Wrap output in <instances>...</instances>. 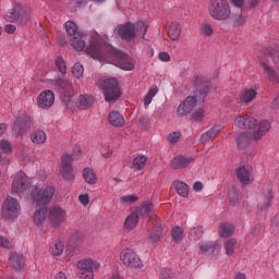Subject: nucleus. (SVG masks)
Masks as SVG:
<instances>
[{
  "mask_svg": "<svg viewBox=\"0 0 279 279\" xmlns=\"http://www.w3.org/2000/svg\"><path fill=\"white\" fill-rule=\"evenodd\" d=\"M87 56H90L94 60L100 62H108L114 64L123 71H132L134 69V62L130 60L125 54L114 50L111 45L101 41V37L96 35L89 46L85 49Z\"/></svg>",
  "mask_w": 279,
  "mask_h": 279,
  "instance_id": "nucleus-1",
  "label": "nucleus"
},
{
  "mask_svg": "<svg viewBox=\"0 0 279 279\" xmlns=\"http://www.w3.org/2000/svg\"><path fill=\"white\" fill-rule=\"evenodd\" d=\"M234 125L235 128H240V130H254L253 133L242 132L235 137L239 149H245L251 141H260L271 130V123L269 121L262 120L258 123V120L250 113L238 116L234 119Z\"/></svg>",
  "mask_w": 279,
  "mask_h": 279,
  "instance_id": "nucleus-2",
  "label": "nucleus"
},
{
  "mask_svg": "<svg viewBox=\"0 0 279 279\" xmlns=\"http://www.w3.org/2000/svg\"><path fill=\"white\" fill-rule=\"evenodd\" d=\"M147 32H149V23L145 21H138L136 23L124 22L118 26V34L120 38L128 43H132L135 38L145 40Z\"/></svg>",
  "mask_w": 279,
  "mask_h": 279,
  "instance_id": "nucleus-3",
  "label": "nucleus"
},
{
  "mask_svg": "<svg viewBox=\"0 0 279 279\" xmlns=\"http://www.w3.org/2000/svg\"><path fill=\"white\" fill-rule=\"evenodd\" d=\"M208 12L214 21H228L232 16L228 0H210Z\"/></svg>",
  "mask_w": 279,
  "mask_h": 279,
  "instance_id": "nucleus-4",
  "label": "nucleus"
},
{
  "mask_svg": "<svg viewBox=\"0 0 279 279\" xmlns=\"http://www.w3.org/2000/svg\"><path fill=\"white\" fill-rule=\"evenodd\" d=\"M120 260L122 265H124V267H126L128 269H133L134 271L143 269V267H145V264H143V259H141V256L130 247L121 251Z\"/></svg>",
  "mask_w": 279,
  "mask_h": 279,
  "instance_id": "nucleus-5",
  "label": "nucleus"
},
{
  "mask_svg": "<svg viewBox=\"0 0 279 279\" xmlns=\"http://www.w3.org/2000/svg\"><path fill=\"white\" fill-rule=\"evenodd\" d=\"M98 86L102 88L106 101H113V99L121 97V88H119L117 78H100Z\"/></svg>",
  "mask_w": 279,
  "mask_h": 279,
  "instance_id": "nucleus-6",
  "label": "nucleus"
},
{
  "mask_svg": "<svg viewBox=\"0 0 279 279\" xmlns=\"http://www.w3.org/2000/svg\"><path fill=\"white\" fill-rule=\"evenodd\" d=\"M56 194V189L53 186H46L45 189H38L37 186L32 187L31 197L32 201L37 204V206H47V204L51 203L53 199V195Z\"/></svg>",
  "mask_w": 279,
  "mask_h": 279,
  "instance_id": "nucleus-7",
  "label": "nucleus"
},
{
  "mask_svg": "<svg viewBox=\"0 0 279 279\" xmlns=\"http://www.w3.org/2000/svg\"><path fill=\"white\" fill-rule=\"evenodd\" d=\"M80 279H95V271L99 269V263L90 258L81 259L76 264Z\"/></svg>",
  "mask_w": 279,
  "mask_h": 279,
  "instance_id": "nucleus-8",
  "label": "nucleus"
},
{
  "mask_svg": "<svg viewBox=\"0 0 279 279\" xmlns=\"http://www.w3.org/2000/svg\"><path fill=\"white\" fill-rule=\"evenodd\" d=\"M20 213L21 203L14 197H8L2 205V218L7 221H14V219H19Z\"/></svg>",
  "mask_w": 279,
  "mask_h": 279,
  "instance_id": "nucleus-9",
  "label": "nucleus"
},
{
  "mask_svg": "<svg viewBox=\"0 0 279 279\" xmlns=\"http://www.w3.org/2000/svg\"><path fill=\"white\" fill-rule=\"evenodd\" d=\"M59 171L63 180L68 182L75 180V170L73 169V155L65 154L61 157Z\"/></svg>",
  "mask_w": 279,
  "mask_h": 279,
  "instance_id": "nucleus-10",
  "label": "nucleus"
},
{
  "mask_svg": "<svg viewBox=\"0 0 279 279\" xmlns=\"http://www.w3.org/2000/svg\"><path fill=\"white\" fill-rule=\"evenodd\" d=\"M28 14L20 3H14L10 9L4 13V19L9 23H16V21H25Z\"/></svg>",
  "mask_w": 279,
  "mask_h": 279,
  "instance_id": "nucleus-11",
  "label": "nucleus"
},
{
  "mask_svg": "<svg viewBox=\"0 0 279 279\" xmlns=\"http://www.w3.org/2000/svg\"><path fill=\"white\" fill-rule=\"evenodd\" d=\"M48 219L52 228H60L66 221V211L60 206H52L49 208Z\"/></svg>",
  "mask_w": 279,
  "mask_h": 279,
  "instance_id": "nucleus-12",
  "label": "nucleus"
},
{
  "mask_svg": "<svg viewBox=\"0 0 279 279\" xmlns=\"http://www.w3.org/2000/svg\"><path fill=\"white\" fill-rule=\"evenodd\" d=\"M36 104L41 110H50L56 104V94L51 89H45L37 96Z\"/></svg>",
  "mask_w": 279,
  "mask_h": 279,
  "instance_id": "nucleus-13",
  "label": "nucleus"
},
{
  "mask_svg": "<svg viewBox=\"0 0 279 279\" xmlns=\"http://www.w3.org/2000/svg\"><path fill=\"white\" fill-rule=\"evenodd\" d=\"M235 175L241 184L247 186L254 182V168L250 165L241 166L235 170Z\"/></svg>",
  "mask_w": 279,
  "mask_h": 279,
  "instance_id": "nucleus-14",
  "label": "nucleus"
},
{
  "mask_svg": "<svg viewBox=\"0 0 279 279\" xmlns=\"http://www.w3.org/2000/svg\"><path fill=\"white\" fill-rule=\"evenodd\" d=\"M29 189V179L27 174L24 172H17L12 182V191L14 193H23V191H27Z\"/></svg>",
  "mask_w": 279,
  "mask_h": 279,
  "instance_id": "nucleus-15",
  "label": "nucleus"
},
{
  "mask_svg": "<svg viewBox=\"0 0 279 279\" xmlns=\"http://www.w3.org/2000/svg\"><path fill=\"white\" fill-rule=\"evenodd\" d=\"M258 93L254 88H244L242 89L239 95L235 97V101L238 104H244L247 106V104H252L254 99H256Z\"/></svg>",
  "mask_w": 279,
  "mask_h": 279,
  "instance_id": "nucleus-16",
  "label": "nucleus"
},
{
  "mask_svg": "<svg viewBox=\"0 0 279 279\" xmlns=\"http://www.w3.org/2000/svg\"><path fill=\"white\" fill-rule=\"evenodd\" d=\"M197 106V96H189L183 104L178 107L179 117H186L193 108Z\"/></svg>",
  "mask_w": 279,
  "mask_h": 279,
  "instance_id": "nucleus-17",
  "label": "nucleus"
},
{
  "mask_svg": "<svg viewBox=\"0 0 279 279\" xmlns=\"http://www.w3.org/2000/svg\"><path fill=\"white\" fill-rule=\"evenodd\" d=\"M9 265L15 270V271H24L26 264H25V256L19 254V253H11L9 255Z\"/></svg>",
  "mask_w": 279,
  "mask_h": 279,
  "instance_id": "nucleus-18",
  "label": "nucleus"
},
{
  "mask_svg": "<svg viewBox=\"0 0 279 279\" xmlns=\"http://www.w3.org/2000/svg\"><path fill=\"white\" fill-rule=\"evenodd\" d=\"M137 217L141 219L142 218H150L154 219L156 215H154V204L151 202H145L141 206L136 208L134 211Z\"/></svg>",
  "mask_w": 279,
  "mask_h": 279,
  "instance_id": "nucleus-19",
  "label": "nucleus"
},
{
  "mask_svg": "<svg viewBox=\"0 0 279 279\" xmlns=\"http://www.w3.org/2000/svg\"><path fill=\"white\" fill-rule=\"evenodd\" d=\"M192 157H184L182 155H179L174 157L171 161V169L178 170V169H186L191 162H193Z\"/></svg>",
  "mask_w": 279,
  "mask_h": 279,
  "instance_id": "nucleus-20",
  "label": "nucleus"
},
{
  "mask_svg": "<svg viewBox=\"0 0 279 279\" xmlns=\"http://www.w3.org/2000/svg\"><path fill=\"white\" fill-rule=\"evenodd\" d=\"M274 194L271 191L267 192L266 195L260 196L259 203L257 204V213H267V209L271 206Z\"/></svg>",
  "mask_w": 279,
  "mask_h": 279,
  "instance_id": "nucleus-21",
  "label": "nucleus"
},
{
  "mask_svg": "<svg viewBox=\"0 0 279 279\" xmlns=\"http://www.w3.org/2000/svg\"><path fill=\"white\" fill-rule=\"evenodd\" d=\"M108 121L112 128H123L125 125V118L119 111H111L108 114Z\"/></svg>",
  "mask_w": 279,
  "mask_h": 279,
  "instance_id": "nucleus-22",
  "label": "nucleus"
},
{
  "mask_svg": "<svg viewBox=\"0 0 279 279\" xmlns=\"http://www.w3.org/2000/svg\"><path fill=\"white\" fill-rule=\"evenodd\" d=\"M60 93L63 94V101H71V96L73 95V85L65 80L59 82Z\"/></svg>",
  "mask_w": 279,
  "mask_h": 279,
  "instance_id": "nucleus-23",
  "label": "nucleus"
},
{
  "mask_svg": "<svg viewBox=\"0 0 279 279\" xmlns=\"http://www.w3.org/2000/svg\"><path fill=\"white\" fill-rule=\"evenodd\" d=\"M86 40H88L87 35H76L74 36L70 44L75 49V51H84V48L86 47Z\"/></svg>",
  "mask_w": 279,
  "mask_h": 279,
  "instance_id": "nucleus-24",
  "label": "nucleus"
},
{
  "mask_svg": "<svg viewBox=\"0 0 279 279\" xmlns=\"http://www.w3.org/2000/svg\"><path fill=\"white\" fill-rule=\"evenodd\" d=\"M218 234L222 239H230L234 234V225L230 222H222L218 228Z\"/></svg>",
  "mask_w": 279,
  "mask_h": 279,
  "instance_id": "nucleus-25",
  "label": "nucleus"
},
{
  "mask_svg": "<svg viewBox=\"0 0 279 279\" xmlns=\"http://www.w3.org/2000/svg\"><path fill=\"white\" fill-rule=\"evenodd\" d=\"M33 221L35 226H43L47 221V207L41 206L35 210L33 215Z\"/></svg>",
  "mask_w": 279,
  "mask_h": 279,
  "instance_id": "nucleus-26",
  "label": "nucleus"
},
{
  "mask_svg": "<svg viewBox=\"0 0 279 279\" xmlns=\"http://www.w3.org/2000/svg\"><path fill=\"white\" fill-rule=\"evenodd\" d=\"M172 186L180 197H189V193L191 191L189 184L184 183L183 181L177 180L172 183Z\"/></svg>",
  "mask_w": 279,
  "mask_h": 279,
  "instance_id": "nucleus-27",
  "label": "nucleus"
},
{
  "mask_svg": "<svg viewBox=\"0 0 279 279\" xmlns=\"http://www.w3.org/2000/svg\"><path fill=\"white\" fill-rule=\"evenodd\" d=\"M168 36L171 40H180L182 36V26L178 22H172L168 27Z\"/></svg>",
  "mask_w": 279,
  "mask_h": 279,
  "instance_id": "nucleus-28",
  "label": "nucleus"
},
{
  "mask_svg": "<svg viewBox=\"0 0 279 279\" xmlns=\"http://www.w3.org/2000/svg\"><path fill=\"white\" fill-rule=\"evenodd\" d=\"M83 178L86 184H97L99 180L97 177V172H95L90 167H86L83 169Z\"/></svg>",
  "mask_w": 279,
  "mask_h": 279,
  "instance_id": "nucleus-29",
  "label": "nucleus"
},
{
  "mask_svg": "<svg viewBox=\"0 0 279 279\" xmlns=\"http://www.w3.org/2000/svg\"><path fill=\"white\" fill-rule=\"evenodd\" d=\"M219 132H220L219 126L211 128L206 133L201 135V143L206 144L210 141H215V138H217V135L219 134Z\"/></svg>",
  "mask_w": 279,
  "mask_h": 279,
  "instance_id": "nucleus-30",
  "label": "nucleus"
},
{
  "mask_svg": "<svg viewBox=\"0 0 279 279\" xmlns=\"http://www.w3.org/2000/svg\"><path fill=\"white\" fill-rule=\"evenodd\" d=\"M138 214H135L134 211L131 213L125 221H124V228L125 230H134V228H136V226H138Z\"/></svg>",
  "mask_w": 279,
  "mask_h": 279,
  "instance_id": "nucleus-31",
  "label": "nucleus"
},
{
  "mask_svg": "<svg viewBox=\"0 0 279 279\" xmlns=\"http://www.w3.org/2000/svg\"><path fill=\"white\" fill-rule=\"evenodd\" d=\"M49 252L52 256H62L64 252V242L62 241H54L49 246Z\"/></svg>",
  "mask_w": 279,
  "mask_h": 279,
  "instance_id": "nucleus-32",
  "label": "nucleus"
},
{
  "mask_svg": "<svg viewBox=\"0 0 279 279\" xmlns=\"http://www.w3.org/2000/svg\"><path fill=\"white\" fill-rule=\"evenodd\" d=\"M31 141L35 145H43L47 141V133L43 130H37L31 134Z\"/></svg>",
  "mask_w": 279,
  "mask_h": 279,
  "instance_id": "nucleus-33",
  "label": "nucleus"
},
{
  "mask_svg": "<svg viewBox=\"0 0 279 279\" xmlns=\"http://www.w3.org/2000/svg\"><path fill=\"white\" fill-rule=\"evenodd\" d=\"M145 165H147V156L145 155L136 156L132 161V166L136 171H143Z\"/></svg>",
  "mask_w": 279,
  "mask_h": 279,
  "instance_id": "nucleus-34",
  "label": "nucleus"
},
{
  "mask_svg": "<svg viewBox=\"0 0 279 279\" xmlns=\"http://www.w3.org/2000/svg\"><path fill=\"white\" fill-rule=\"evenodd\" d=\"M10 154H12V144L8 140L0 141V162L3 156H10Z\"/></svg>",
  "mask_w": 279,
  "mask_h": 279,
  "instance_id": "nucleus-35",
  "label": "nucleus"
},
{
  "mask_svg": "<svg viewBox=\"0 0 279 279\" xmlns=\"http://www.w3.org/2000/svg\"><path fill=\"white\" fill-rule=\"evenodd\" d=\"M77 101L78 108H81V110H86L87 108H90L92 104L94 102V99L90 95H81Z\"/></svg>",
  "mask_w": 279,
  "mask_h": 279,
  "instance_id": "nucleus-36",
  "label": "nucleus"
},
{
  "mask_svg": "<svg viewBox=\"0 0 279 279\" xmlns=\"http://www.w3.org/2000/svg\"><path fill=\"white\" fill-rule=\"evenodd\" d=\"M219 247L217 242H205L201 244L199 250L203 254H215V250Z\"/></svg>",
  "mask_w": 279,
  "mask_h": 279,
  "instance_id": "nucleus-37",
  "label": "nucleus"
},
{
  "mask_svg": "<svg viewBox=\"0 0 279 279\" xmlns=\"http://www.w3.org/2000/svg\"><path fill=\"white\" fill-rule=\"evenodd\" d=\"M204 236V227H194L191 229L189 239L190 241H199Z\"/></svg>",
  "mask_w": 279,
  "mask_h": 279,
  "instance_id": "nucleus-38",
  "label": "nucleus"
},
{
  "mask_svg": "<svg viewBox=\"0 0 279 279\" xmlns=\"http://www.w3.org/2000/svg\"><path fill=\"white\" fill-rule=\"evenodd\" d=\"M238 243L239 242L236 241V239H229L225 243V250H226L227 256H233L234 255V247H236Z\"/></svg>",
  "mask_w": 279,
  "mask_h": 279,
  "instance_id": "nucleus-39",
  "label": "nucleus"
},
{
  "mask_svg": "<svg viewBox=\"0 0 279 279\" xmlns=\"http://www.w3.org/2000/svg\"><path fill=\"white\" fill-rule=\"evenodd\" d=\"M65 31L69 36H80V32H77V24L73 21L65 22Z\"/></svg>",
  "mask_w": 279,
  "mask_h": 279,
  "instance_id": "nucleus-40",
  "label": "nucleus"
},
{
  "mask_svg": "<svg viewBox=\"0 0 279 279\" xmlns=\"http://www.w3.org/2000/svg\"><path fill=\"white\" fill-rule=\"evenodd\" d=\"M160 236H162V227L161 226H155L153 232L149 235V241L153 243H158L160 241Z\"/></svg>",
  "mask_w": 279,
  "mask_h": 279,
  "instance_id": "nucleus-41",
  "label": "nucleus"
},
{
  "mask_svg": "<svg viewBox=\"0 0 279 279\" xmlns=\"http://www.w3.org/2000/svg\"><path fill=\"white\" fill-rule=\"evenodd\" d=\"M172 240L174 243H180L184 239V229L180 227H174L171 232Z\"/></svg>",
  "mask_w": 279,
  "mask_h": 279,
  "instance_id": "nucleus-42",
  "label": "nucleus"
},
{
  "mask_svg": "<svg viewBox=\"0 0 279 279\" xmlns=\"http://www.w3.org/2000/svg\"><path fill=\"white\" fill-rule=\"evenodd\" d=\"M136 202H138V196H136L134 194L123 195L120 197V203L123 206H131V204H134Z\"/></svg>",
  "mask_w": 279,
  "mask_h": 279,
  "instance_id": "nucleus-43",
  "label": "nucleus"
},
{
  "mask_svg": "<svg viewBox=\"0 0 279 279\" xmlns=\"http://www.w3.org/2000/svg\"><path fill=\"white\" fill-rule=\"evenodd\" d=\"M54 64L59 73H61L62 75H66V61H64L62 57H58L54 60Z\"/></svg>",
  "mask_w": 279,
  "mask_h": 279,
  "instance_id": "nucleus-44",
  "label": "nucleus"
},
{
  "mask_svg": "<svg viewBox=\"0 0 279 279\" xmlns=\"http://www.w3.org/2000/svg\"><path fill=\"white\" fill-rule=\"evenodd\" d=\"M155 95H158V88L155 86L153 88H150L148 90V93L146 94L145 98H144V105L145 106H149V104H151Z\"/></svg>",
  "mask_w": 279,
  "mask_h": 279,
  "instance_id": "nucleus-45",
  "label": "nucleus"
},
{
  "mask_svg": "<svg viewBox=\"0 0 279 279\" xmlns=\"http://www.w3.org/2000/svg\"><path fill=\"white\" fill-rule=\"evenodd\" d=\"M72 75H74L76 80H80V77L84 75V65H82V63H75L72 68Z\"/></svg>",
  "mask_w": 279,
  "mask_h": 279,
  "instance_id": "nucleus-46",
  "label": "nucleus"
},
{
  "mask_svg": "<svg viewBox=\"0 0 279 279\" xmlns=\"http://www.w3.org/2000/svg\"><path fill=\"white\" fill-rule=\"evenodd\" d=\"M0 247L3 250H12V247H14V243H12V241L7 236L0 234Z\"/></svg>",
  "mask_w": 279,
  "mask_h": 279,
  "instance_id": "nucleus-47",
  "label": "nucleus"
},
{
  "mask_svg": "<svg viewBox=\"0 0 279 279\" xmlns=\"http://www.w3.org/2000/svg\"><path fill=\"white\" fill-rule=\"evenodd\" d=\"M17 123H21L22 130L24 132H27L32 128V119L29 118H24L23 120H17Z\"/></svg>",
  "mask_w": 279,
  "mask_h": 279,
  "instance_id": "nucleus-48",
  "label": "nucleus"
},
{
  "mask_svg": "<svg viewBox=\"0 0 279 279\" xmlns=\"http://www.w3.org/2000/svg\"><path fill=\"white\" fill-rule=\"evenodd\" d=\"M263 66L266 75H268L269 80L274 82V80H276V71H274L269 65L265 63L263 64Z\"/></svg>",
  "mask_w": 279,
  "mask_h": 279,
  "instance_id": "nucleus-49",
  "label": "nucleus"
},
{
  "mask_svg": "<svg viewBox=\"0 0 279 279\" xmlns=\"http://www.w3.org/2000/svg\"><path fill=\"white\" fill-rule=\"evenodd\" d=\"M159 279H175V274L171 270H162L160 272Z\"/></svg>",
  "mask_w": 279,
  "mask_h": 279,
  "instance_id": "nucleus-50",
  "label": "nucleus"
},
{
  "mask_svg": "<svg viewBox=\"0 0 279 279\" xmlns=\"http://www.w3.org/2000/svg\"><path fill=\"white\" fill-rule=\"evenodd\" d=\"M78 202L82 206H88L90 204V195L88 194H81L78 196Z\"/></svg>",
  "mask_w": 279,
  "mask_h": 279,
  "instance_id": "nucleus-51",
  "label": "nucleus"
},
{
  "mask_svg": "<svg viewBox=\"0 0 279 279\" xmlns=\"http://www.w3.org/2000/svg\"><path fill=\"white\" fill-rule=\"evenodd\" d=\"M192 119L195 121H202L204 119V109L199 108L192 113Z\"/></svg>",
  "mask_w": 279,
  "mask_h": 279,
  "instance_id": "nucleus-52",
  "label": "nucleus"
},
{
  "mask_svg": "<svg viewBox=\"0 0 279 279\" xmlns=\"http://www.w3.org/2000/svg\"><path fill=\"white\" fill-rule=\"evenodd\" d=\"M202 33L207 37L213 36V26L210 24L203 25Z\"/></svg>",
  "mask_w": 279,
  "mask_h": 279,
  "instance_id": "nucleus-53",
  "label": "nucleus"
},
{
  "mask_svg": "<svg viewBox=\"0 0 279 279\" xmlns=\"http://www.w3.org/2000/svg\"><path fill=\"white\" fill-rule=\"evenodd\" d=\"M169 143H178L180 141V132H172L168 135Z\"/></svg>",
  "mask_w": 279,
  "mask_h": 279,
  "instance_id": "nucleus-54",
  "label": "nucleus"
},
{
  "mask_svg": "<svg viewBox=\"0 0 279 279\" xmlns=\"http://www.w3.org/2000/svg\"><path fill=\"white\" fill-rule=\"evenodd\" d=\"M229 202L231 206H236V204L239 203V194L236 192L229 194Z\"/></svg>",
  "mask_w": 279,
  "mask_h": 279,
  "instance_id": "nucleus-55",
  "label": "nucleus"
},
{
  "mask_svg": "<svg viewBox=\"0 0 279 279\" xmlns=\"http://www.w3.org/2000/svg\"><path fill=\"white\" fill-rule=\"evenodd\" d=\"M159 60L161 62H171V56L169 54V52H160Z\"/></svg>",
  "mask_w": 279,
  "mask_h": 279,
  "instance_id": "nucleus-56",
  "label": "nucleus"
},
{
  "mask_svg": "<svg viewBox=\"0 0 279 279\" xmlns=\"http://www.w3.org/2000/svg\"><path fill=\"white\" fill-rule=\"evenodd\" d=\"M245 21H246V16L244 14H240L235 16L236 25H244Z\"/></svg>",
  "mask_w": 279,
  "mask_h": 279,
  "instance_id": "nucleus-57",
  "label": "nucleus"
},
{
  "mask_svg": "<svg viewBox=\"0 0 279 279\" xmlns=\"http://www.w3.org/2000/svg\"><path fill=\"white\" fill-rule=\"evenodd\" d=\"M7 34H14L16 32V26L14 24H7L4 27Z\"/></svg>",
  "mask_w": 279,
  "mask_h": 279,
  "instance_id": "nucleus-58",
  "label": "nucleus"
},
{
  "mask_svg": "<svg viewBox=\"0 0 279 279\" xmlns=\"http://www.w3.org/2000/svg\"><path fill=\"white\" fill-rule=\"evenodd\" d=\"M86 0H72L71 5L72 8H80V5H84Z\"/></svg>",
  "mask_w": 279,
  "mask_h": 279,
  "instance_id": "nucleus-59",
  "label": "nucleus"
},
{
  "mask_svg": "<svg viewBox=\"0 0 279 279\" xmlns=\"http://www.w3.org/2000/svg\"><path fill=\"white\" fill-rule=\"evenodd\" d=\"M204 189V184H202V182H195L193 185V191H195L196 193H199V191H203Z\"/></svg>",
  "mask_w": 279,
  "mask_h": 279,
  "instance_id": "nucleus-60",
  "label": "nucleus"
},
{
  "mask_svg": "<svg viewBox=\"0 0 279 279\" xmlns=\"http://www.w3.org/2000/svg\"><path fill=\"white\" fill-rule=\"evenodd\" d=\"M235 8H243V3H245V0H230Z\"/></svg>",
  "mask_w": 279,
  "mask_h": 279,
  "instance_id": "nucleus-61",
  "label": "nucleus"
},
{
  "mask_svg": "<svg viewBox=\"0 0 279 279\" xmlns=\"http://www.w3.org/2000/svg\"><path fill=\"white\" fill-rule=\"evenodd\" d=\"M271 108L274 110L278 109L279 108V95L272 100L271 102Z\"/></svg>",
  "mask_w": 279,
  "mask_h": 279,
  "instance_id": "nucleus-62",
  "label": "nucleus"
},
{
  "mask_svg": "<svg viewBox=\"0 0 279 279\" xmlns=\"http://www.w3.org/2000/svg\"><path fill=\"white\" fill-rule=\"evenodd\" d=\"M234 279H247V275L245 272H238Z\"/></svg>",
  "mask_w": 279,
  "mask_h": 279,
  "instance_id": "nucleus-63",
  "label": "nucleus"
},
{
  "mask_svg": "<svg viewBox=\"0 0 279 279\" xmlns=\"http://www.w3.org/2000/svg\"><path fill=\"white\" fill-rule=\"evenodd\" d=\"M56 279H69V278H66V274L59 272V274H57Z\"/></svg>",
  "mask_w": 279,
  "mask_h": 279,
  "instance_id": "nucleus-64",
  "label": "nucleus"
}]
</instances>
